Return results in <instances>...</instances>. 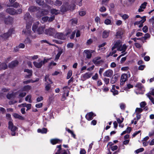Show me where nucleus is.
Here are the masks:
<instances>
[{
	"instance_id": "nucleus-50",
	"label": "nucleus",
	"mask_w": 154,
	"mask_h": 154,
	"mask_svg": "<svg viewBox=\"0 0 154 154\" xmlns=\"http://www.w3.org/2000/svg\"><path fill=\"white\" fill-rule=\"evenodd\" d=\"M48 19L49 17L48 16H44L42 18V20L43 21V23H44L47 22V21H48Z\"/></svg>"
},
{
	"instance_id": "nucleus-61",
	"label": "nucleus",
	"mask_w": 154,
	"mask_h": 154,
	"mask_svg": "<svg viewBox=\"0 0 154 154\" xmlns=\"http://www.w3.org/2000/svg\"><path fill=\"white\" fill-rule=\"evenodd\" d=\"M122 22L121 20H119L116 21V24L117 25L119 26L122 23Z\"/></svg>"
},
{
	"instance_id": "nucleus-62",
	"label": "nucleus",
	"mask_w": 154,
	"mask_h": 154,
	"mask_svg": "<svg viewBox=\"0 0 154 154\" xmlns=\"http://www.w3.org/2000/svg\"><path fill=\"white\" fill-rule=\"evenodd\" d=\"M103 80L106 85H107L109 83V79L106 78H104Z\"/></svg>"
},
{
	"instance_id": "nucleus-8",
	"label": "nucleus",
	"mask_w": 154,
	"mask_h": 154,
	"mask_svg": "<svg viewBox=\"0 0 154 154\" xmlns=\"http://www.w3.org/2000/svg\"><path fill=\"white\" fill-rule=\"evenodd\" d=\"M113 74V71L111 69H109L106 71L103 74L104 77H111Z\"/></svg>"
},
{
	"instance_id": "nucleus-27",
	"label": "nucleus",
	"mask_w": 154,
	"mask_h": 154,
	"mask_svg": "<svg viewBox=\"0 0 154 154\" xmlns=\"http://www.w3.org/2000/svg\"><path fill=\"white\" fill-rule=\"evenodd\" d=\"M24 72H27L28 74V75H27L26 76V78H29L32 75V70L29 69H25L24 70Z\"/></svg>"
},
{
	"instance_id": "nucleus-22",
	"label": "nucleus",
	"mask_w": 154,
	"mask_h": 154,
	"mask_svg": "<svg viewBox=\"0 0 154 154\" xmlns=\"http://www.w3.org/2000/svg\"><path fill=\"white\" fill-rule=\"evenodd\" d=\"M109 30H105L102 33V37L103 38H107L109 36Z\"/></svg>"
},
{
	"instance_id": "nucleus-11",
	"label": "nucleus",
	"mask_w": 154,
	"mask_h": 154,
	"mask_svg": "<svg viewBox=\"0 0 154 154\" xmlns=\"http://www.w3.org/2000/svg\"><path fill=\"white\" fill-rule=\"evenodd\" d=\"M101 58L100 57H95L93 60V62L95 65H98L103 61L102 60H101Z\"/></svg>"
},
{
	"instance_id": "nucleus-39",
	"label": "nucleus",
	"mask_w": 154,
	"mask_h": 154,
	"mask_svg": "<svg viewBox=\"0 0 154 154\" xmlns=\"http://www.w3.org/2000/svg\"><path fill=\"white\" fill-rule=\"evenodd\" d=\"M146 20V17L145 16H143L142 18L141 19V23L140 24V25L139 26V27L140 28H141L143 26V23L145 22V21Z\"/></svg>"
},
{
	"instance_id": "nucleus-37",
	"label": "nucleus",
	"mask_w": 154,
	"mask_h": 154,
	"mask_svg": "<svg viewBox=\"0 0 154 154\" xmlns=\"http://www.w3.org/2000/svg\"><path fill=\"white\" fill-rule=\"evenodd\" d=\"M63 52V51L62 50L60 51L56 55L55 58V61H57V60L59 59L60 55L62 54Z\"/></svg>"
},
{
	"instance_id": "nucleus-53",
	"label": "nucleus",
	"mask_w": 154,
	"mask_h": 154,
	"mask_svg": "<svg viewBox=\"0 0 154 154\" xmlns=\"http://www.w3.org/2000/svg\"><path fill=\"white\" fill-rule=\"evenodd\" d=\"M144 149L143 148H141L136 150L135 152L137 153H138L143 151Z\"/></svg>"
},
{
	"instance_id": "nucleus-15",
	"label": "nucleus",
	"mask_w": 154,
	"mask_h": 154,
	"mask_svg": "<svg viewBox=\"0 0 154 154\" xmlns=\"http://www.w3.org/2000/svg\"><path fill=\"white\" fill-rule=\"evenodd\" d=\"M6 11L11 15L15 14L16 10L13 8H8L6 9Z\"/></svg>"
},
{
	"instance_id": "nucleus-63",
	"label": "nucleus",
	"mask_w": 154,
	"mask_h": 154,
	"mask_svg": "<svg viewBox=\"0 0 154 154\" xmlns=\"http://www.w3.org/2000/svg\"><path fill=\"white\" fill-rule=\"evenodd\" d=\"M76 31L74 30L73 32H72L70 36V38L71 39H73L75 37V34L76 33Z\"/></svg>"
},
{
	"instance_id": "nucleus-12",
	"label": "nucleus",
	"mask_w": 154,
	"mask_h": 154,
	"mask_svg": "<svg viewBox=\"0 0 154 154\" xmlns=\"http://www.w3.org/2000/svg\"><path fill=\"white\" fill-rule=\"evenodd\" d=\"M92 74L90 73H86L82 75L81 76V79L83 81H84L87 79L90 78Z\"/></svg>"
},
{
	"instance_id": "nucleus-10",
	"label": "nucleus",
	"mask_w": 154,
	"mask_h": 154,
	"mask_svg": "<svg viewBox=\"0 0 154 154\" xmlns=\"http://www.w3.org/2000/svg\"><path fill=\"white\" fill-rule=\"evenodd\" d=\"M54 37L59 39L64 40L65 38V36L62 33L57 32L55 35Z\"/></svg>"
},
{
	"instance_id": "nucleus-54",
	"label": "nucleus",
	"mask_w": 154,
	"mask_h": 154,
	"mask_svg": "<svg viewBox=\"0 0 154 154\" xmlns=\"http://www.w3.org/2000/svg\"><path fill=\"white\" fill-rule=\"evenodd\" d=\"M121 16L122 17L123 19L124 20H125L128 19L129 17V16L127 14H124L122 15H121Z\"/></svg>"
},
{
	"instance_id": "nucleus-43",
	"label": "nucleus",
	"mask_w": 154,
	"mask_h": 154,
	"mask_svg": "<svg viewBox=\"0 0 154 154\" xmlns=\"http://www.w3.org/2000/svg\"><path fill=\"white\" fill-rule=\"evenodd\" d=\"M70 22L72 25L76 24L77 23V19L76 18L72 19L70 20Z\"/></svg>"
},
{
	"instance_id": "nucleus-57",
	"label": "nucleus",
	"mask_w": 154,
	"mask_h": 154,
	"mask_svg": "<svg viewBox=\"0 0 154 154\" xmlns=\"http://www.w3.org/2000/svg\"><path fill=\"white\" fill-rule=\"evenodd\" d=\"M46 4H49L51 5H52L54 2V1L51 0H45Z\"/></svg>"
},
{
	"instance_id": "nucleus-9",
	"label": "nucleus",
	"mask_w": 154,
	"mask_h": 154,
	"mask_svg": "<svg viewBox=\"0 0 154 154\" xmlns=\"http://www.w3.org/2000/svg\"><path fill=\"white\" fill-rule=\"evenodd\" d=\"M128 79V76L126 74H123L121 76L120 85H123Z\"/></svg>"
},
{
	"instance_id": "nucleus-45",
	"label": "nucleus",
	"mask_w": 154,
	"mask_h": 154,
	"mask_svg": "<svg viewBox=\"0 0 154 154\" xmlns=\"http://www.w3.org/2000/svg\"><path fill=\"white\" fill-rule=\"evenodd\" d=\"M104 23L106 25H111V21L109 19H106L104 21Z\"/></svg>"
},
{
	"instance_id": "nucleus-51",
	"label": "nucleus",
	"mask_w": 154,
	"mask_h": 154,
	"mask_svg": "<svg viewBox=\"0 0 154 154\" xmlns=\"http://www.w3.org/2000/svg\"><path fill=\"white\" fill-rule=\"evenodd\" d=\"M48 83V84H46L45 87V90L46 91H48L49 90L51 87V86Z\"/></svg>"
},
{
	"instance_id": "nucleus-55",
	"label": "nucleus",
	"mask_w": 154,
	"mask_h": 154,
	"mask_svg": "<svg viewBox=\"0 0 154 154\" xmlns=\"http://www.w3.org/2000/svg\"><path fill=\"white\" fill-rule=\"evenodd\" d=\"M146 105V103L145 101H143L140 103V106L141 108H143L145 107Z\"/></svg>"
},
{
	"instance_id": "nucleus-7",
	"label": "nucleus",
	"mask_w": 154,
	"mask_h": 154,
	"mask_svg": "<svg viewBox=\"0 0 154 154\" xmlns=\"http://www.w3.org/2000/svg\"><path fill=\"white\" fill-rule=\"evenodd\" d=\"M56 31L53 28H50L45 30V33L49 35H53L55 33Z\"/></svg>"
},
{
	"instance_id": "nucleus-36",
	"label": "nucleus",
	"mask_w": 154,
	"mask_h": 154,
	"mask_svg": "<svg viewBox=\"0 0 154 154\" xmlns=\"http://www.w3.org/2000/svg\"><path fill=\"white\" fill-rule=\"evenodd\" d=\"M31 95H27L25 98V100L26 101H28L29 103H31L32 102V101L31 99Z\"/></svg>"
},
{
	"instance_id": "nucleus-13",
	"label": "nucleus",
	"mask_w": 154,
	"mask_h": 154,
	"mask_svg": "<svg viewBox=\"0 0 154 154\" xmlns=\"http://www.w3.org/2000/svg\"><path fill=\"white\" fill-rule=\"evenodd\" d=\"M24 19L27 22H28V21L30 22H32V18L29 13H27L25 14Z\"/></svg>"
},
{
	"instance_id": "nucleus-3",
	"label": "nucleus",
	"mask_w": 154,
	"mask_h": 154,
	"mask_svg": "<svg viewBox=\"0 0 154 154\" xmlns=\"http://www.w3.org/2000/svg\"><path fill=\"white\" fill-rule=\"evenodd\" d=\"M51 58H44L43 60H40L39 59L37 61H34L33 62L34 66L36 68H41L42 66L45 63L48 62V61L51 60Z\"/></svg>"
},
{
	"instance_id": "nucleus-23",
	"label": "nucleus",
	"mask_w": 154,
	"mask_h": 154,
	"mask_svg": "<svg viewBox=\"0 0 154 154\" xmlns=\"http://www.w3.org/2000/svg\"><path fill=\"white\" fill-rule=\"evenodd\" d=\"M50 11L51 14H54L55 15H57L60 14V11L54 8L51 9Z\"/></svg>"
},
{
	"instance_id": "nucleus-35",
	"label": "nucleus",
	"mask_w": 154,
	"mask_h": 154,
	"mask_svg": "<svg viewBox=\"0 0 154 154\" xmlns=\"http://www.w3.org/2000/svg\"><path fill=\"white\" fill-rule=\"evenodd\" d=\"M150 35L149 34L147 33L145 34L144 36L141 38V39H142V41L143 42V43L144 42L143 41V40H146L147 39L149 38L150 37Z\"/></svg>"
},
{
	"instance_id": "nucleus-46",
	"label": "nucleus",
	"mask_w": 154,
	"mask_h": 154,
	"mask_svg": "<svg viewBox=\"0 0 154 154\" xmlns=\"http://www.w3.org/2000/svg\"><path fill=\"white\" fill-rule=\"evenodd\" d=\"M135 86V87L137 88L140 90H142L143 88V86L140 83H138Z\"/></svg>"
},
{
	"instance_id": "nucleus-47",
	"label": "nucleus",
	"mask_w": 154,
	"mask_h": 154,
	"mask_svg": "<svg viewBox=\"0 0 154 154\" xmlns=\"http://www.w3.org/2000/svg\"><path fill=\"white\" fill-rule=\"evenodd\" d=\"M143 111V109L140 108H137L135 109V112L136 113L139 114Z\"/></svg>"
},
{
	"instance_id": "nucleus-16",
	"label": "nucleus",
	"mask_w": 154,
	"mask_h": 154,
	"mask_svg": "<svg viewBox=\"0 0 154 154\" xmlns=\"http://www.w3.org/2000/svg\"><path fill=\"white\" fill-rule=\"evenodd\" d=\"M18 63V61L17 60H15L10 63L8 66L9 68H13L17 65Z\"/></svg>"
},
{
	"instance_id": "nucleus-5",
	"label": "nucleus",
	"mask_w": 154,
	"mask_h": 154,
	"mask_svg": "<svg viewBox=\"0 0 154 154\" xmlns=\"http://www.w3.org/2000/svg\"><path fill=\"white\" fill-rule=\"evenodd\" d=\"M14 31L13 29H10L7 32L1 34L0 37L4 39H6L14 33Z\"/></svg>"
},
{
	"instance_id": "nucleus-44",
	"label": "nucleus",
	"mask_w": 154,
	"mask_h": 154,
	"mask_svg": "<svg viewBox=\"0 0 154 154\" xmlns=\"http://www.w3.org/2000/svg\"><path fill=\"white\" fill-rule=\"evenodd\" d=\"M72 70H69L68 71L66 77L67 79H69L71 77L72 75Z\"/></svg>"
},
{
	"instance_id": "nucleus-2",
	"label": "nucleus",
	"mask_w": 154,
	"mask_h": 154,
	"mask_svg": "<svg viewBox=\"0 0 154 154\" xmlns=\"http://www.w3.org/2000/svg\"><path fill=\"white\" fill-rule=\"evenodd\" d=\"M36 3L39 5L42 6L44 8H47V9H42L41 10L40 12L42 16L46 15L49 13V10L51 8V7L48 4H45L44 0H35Z\"/></svg>"
},
{
	"instance_id": "nucleus-20",
	"label": "nucleus",
	"mask_w": 154,
	"mask_h": 154,
	"mask_svg": "<svg viewBox=\"0 0 154 154\" xmlns=\"http://www.w3.org/2000/svg\"><path fill=\"white\" fill-rule=\"evenodd\" d=\"M13 20L12 17H8L5 19V22L6 24H9L12 23Z\"/></svg>"
},
{
	"instance_id": "nucleus-32",
	"label": "nucleus",
	"mask_w": 154,
	"mask_h": 154,
	"mask_svg": "<svg viewBox=\"0 0 154 154\" xmlns=\"http://www.w3.org/2000/svg\"><path fill=\"white\" fill-rule=\"evenodd\" d=\"M84 52L86 54V57L88 59L91 58L92 54H91L89 51V50H86L84 51Z\"/></svg>"
},
{
	"instance_id": "nucleus-59",
	"label": "nucleus",
	"mask_w": 154,
	"mask_h": 154,
	"mask_svg": "<svg viewBox=\"0 0 154 154\" xmlns=\"http://www.w3.org/2000/svg\"><path fill=\"white\" fill-rule=\"evenodd\" d=\"M74 46V44L72 43H68L67 45V47L68 48H72Z\"/></svg>"
},
{
	"instance_id": "nucleus-6",
	"label": "nucleus",
	"mask_w": 154,
	"mask_h": 154,
	"mask_svg": "<svg viewBox=\"0 0 154 154\" xmlns=\"http://www.w3.org/2000/svg\"><path fill=\"white\" fill-rule=\"evenodd\" d=\"M26 29L23 30V34L26 35H29L30 34L31 31L30 30L32 23H28L26 22ZM32 23V22H31Z\"/></svg>"
},
{
	"instance_id": "nucleus-18",
	"label": "nucleus",
	"mask_w": 154,
	"mask_h": 154,
	"mask_svg": "<svg viewBox=\"0 0 154 154\" xmlns=\"http://www.w3.org/2000/svg\"><path fill=\"white\" fill-rule=\"evenodd\" d=\"M62 140L58 139H51L50 142L53 145H55L57 143H60L61 142Z\"/></svg>"
},
{
	"instance_id": "nucleus-60",
	"label": "nucleus",
	"mask_w": 154,
	"mask_h": 154,
	"mask_svg": "<svg viewBox=\"0 0 154 154\" xmlns=\"http://www.w3.org/2000/svg\"><path fill=\"white\" fill-rule=\"evenodd\" d=\"M148 28L147 26H145L143 28V31L145 33L146 32L148 31Z\"/></svg>"
},
{
	"instance_id": "nucleus-30",
	"label": "nucleus",
	"mask_w": 154,
	"mask_h": 154,
	"mask_svg": "<svg viewBox=\"0 0 154 154\" xmlns=\"http://www.w3.org/2000/svg\"><path fill=\"white\" fill-rule=\"evenodd\" d=\"M31 86L29 85H27L24 86L22 88V90L24 91H26L27 92L29 90L31 89Z\"/></svg>"
},
{
	"instance_id": "nucleus-31",
	"label": "nucleus",
	"mask_w": 154,
	"mask_h": 154,
	"mask_svg": "<svg viewBox=\"0 0 154 154\" xmlns=\"http://www.w3.org/2000/svg\"><path fill=\"white\" fill-rule=\"evenodd\" d=\"M38 80H39L38 79H37L35 81H33L32 79H29L28 80H27V81H23V83L24 84H28L30 82H31V83L35 82H36L38 81Z\"/></svg>"
},
{
	"instance_id": "nucleus-48",
	"label": "nucleus",
	"mask_w": 154,
	"mask_h": 154,
	"mask_svg": "<svg viewBox=\"0 0 154 154\" xmlns=\"http://www.w3.org/2000/svg\"><path fill=\"white\" fill-rule=\"evenodd\" d=\"M6 97L8 99H10L14 97V95L12 94H8Z\"/></svg>"
},
{
	"instance_id": "nucleus-25",
	"label": "nucleus",
	"mask_w": 154,
	"mask_h": 154,
	"mask_svg": "<svg viewBox=\"0 0 154 154\" xmlns=\"http://www.w3.org/2000/svg\"><path fill=\"white\" fill-rule=\"evenodd\" d=\"M45 28V27L43 26L39 27L37 30L38 33L39 34H42L44 32V29Z\"/></svg>"
},
{
	"instance_id": "nucleus-4",
	"label": "nucleus",
	"mask_w": 154,
	"mask_h": 154,
	"mask_svg": "<svg viewBox=\"0 0 154 154\" xmlns=\"http://www.w3.org/2000/svg\"><path fill=\"white\" fill-rule=\"evenodd\" d=\"M8 129L10 130L11 131V135L12 136H14L15 135V131L17 129V127L14 125L13 122L11 120L8 122Z\"/></svg>"
},
{
	"instance_id": "nucleus-21",
	"label": "nucleus",
	"mask_w": 154,
	"mask_h": 154,
	"mask_svg": "<svg viewBox=\"0 0 154 154\" xmlns=\"http://www.w3.org/2000/svg\"><path fill=\"white\" fill-rule=\"evenodd\" d=\"M62 4V0H56L55 1H54L52 5L56 6H60Z\"/></svg>"
},
{
	"instance_id": "nucleus-29",
	"label": "nucleus",
	"mask_w": 154,
	"mask_h": 154,
	"mask_svg": "<svg viewBox=\"0 0 154 154\" xmlns=\"http://www.w3.org/2000/svg\"><path fill=\"white\" fill-rule=\"evenodd\" d=\"M115 85H113L112 86V89L111 90V91L112 93L114 95H117L118 94V93H119L118 91L117 90L115 89Z\"/></svg>"
},
{
	"instance_id": "nucleus-1",
	"label": "nucleus",
	"mask_w": 154,
	"mask_h": 154,
	"mask_svg": "<svg viewBox=\"0 0 154 154\" xmlns=\"http://www.w3.org/2000/svg\"><path fill=\"white\" fill-rule=\"evenodd\" d=\"M75 1H74L71 2H66L63 3L60 7V11L62 12H64L67 11L74 10L75 7Z\"/></svg>"
},
{
	"instance_id": "nucleus-56",
	"label": "nucleus",
	"mask_w": 154,
	"mask_h": 154,
	"mask_svg": "<svg viewBox=\"0 0 154 154\" xmlns=\"http://www.w3.org/2000/svg\"><path fill=\"white\" fill-rule=\"evenodd\" d=\"M31 40L29 38H26L25 40V44H30L31 42Z\"/></svg>"
},
{
	"instance_id": "nucleus-24",
	"label": "nucleus",
	"mask_w": 154,
	"mask_h": 154,
	"mask_svg": "<svg viewBox=\"0 0 154 154\" xmlns=\"http://www.w3.org/2000/svg\"><path fill=\"white\" fill-rule=\"evenodd\" d=\"M7 65L6 63L0 62V69L5 70L7 68Z\"/></svg>"
},
{
	"instance_id": "nucleus-41",
	"label": "nucleus",
	"mask_w": 154,
	"mask_h": 154,
	"mask_svg": "<svg viewBox=\"0 0 154 154\" xmlns=\"http://www.w3.org/2000/svg\"><path fill=\"white\" fill-rule=\"evenodd\" d=\"M45 81L48 83V81L49 82V83L51 84L52 82L51 80L49 78V75H46L45 76Z\"/></svg>"
},
{
	"instance_id": "nucleus-33",
	"label": "nucleus",
	"mask_w": 154,
	"mask_h": 154,
	"mask_svg": "<svg viewBox=\"0 0 154 154\" xmlns=\"http://www.w3.org/2000/svg\"><path fill=\"white\" fill-rule=\"evenodd\" d=\"M13 116L15 118L18 119H19L21 120H23L24 119V118L23 117L17 113H14L13 114Z\"/></svg>"
},
{
	"instance_id": "nucleus-17",
	"label": "nucleus",
	"mask_w": 154,
	"mask_h": 154,
	"mask_svg": "<svg viewBox=\"0 0 154 154\" xmlns=\"http://www.w3.org/2000/svg\"><path fill=\"white\" fill-rule=\"evenodd\" d=\"M127 48V47L125 45H124L122 46H120L118 48L117 50L120 51H122V53L123 54L125 53Z\"/></svg>"
},
{
	"instance_id": "nucleus-40",
	"label": "nucleus",
	"mask_w": 154,
	"mask_h": 154,
	"mask_svg": "<svg viewBox=\"0 0 154 154\" xmlns=\"http://www.w3.org/2000/svg\"><path fill=\"white\" fill-rule=\"evenodd\" d=\"M123 34V31L122 30H120L116 34V36L118 37H121L122 35Z\"/></svg>"
},
{
	"instance_id": "nucleus-58",
	"label": "nucleus",
	"mask_w": 154,
	"mask_h": 154,
	"mask_svg": "<svg viewBox=\"0 0 154 154\" xmlns=\"http://www.w3.org/2000/svg\"><path fill=\"white\" fill-rule=\"evenodd\" d=\"M12 6L14 8H17L18 7H20V5L19 3L17 2L14 3L12 5Z\"/></svg>"
},
{
	"instance_id": "nucleus-26",
	"label": "nucleus",
	"mask_w": 154,
	"mask_h": 154,
	"mask_svg": "<svg viewBox=\"0 0 154 154\" xmlns=\"http://www.w3.org/2000/svg\"><path fill=\"white\" fill-rule=\"evenodd\" d=\"M121 45V42L120 40L116 41L113 47V48H117Z\"/></svg>"
},
{
	"instance_id": "nucleus-34",
	"label": "nucleus",
	"mask_w": 154,
	"mask_h": 154,
	"mask_svg": "<svg viewBox=\"0 0 154 154\" xmlns=\"http://www.w3.org/2000/svg\"><path fill=\"white\" fill-rule=\"evenodd\" d=\"M39 24V22L38 21H37L33 24L32 27V30L34 32H35L36 29L38 27V26Z\"/></svg>"
},
{
	"instance_id": "nucleus-64",
	"label": "nucleus",
	"mask_w": 154,
	"mask_h": 154,
	"mask_svg": "<svg viewBox=\"0 0 154 154\" xmlns=\"http://www.w3.org/2000/svg\"><path fill=\"white\" fill-rule=\"evenodd\" d=\"M147 4V3L146 2H144L140 6V8H143V9L145 8L146 7V6Z\"/></svg>"
},
{
	"instance_id": "nucleus-42",
	"label": "nucleus",
	"mask_w": 154,
	"mask_h": 154,
	"mask_svg": "<svg viewBox=\"0 0 154 154\" xmlns=\"http://www.w3.org/2000/svg\"><path fill=\"white\" fill-rule=\"evenodd\" d=\"M116 48H113V47L112 48V51L111 52H110L109 53V54L107 55V57H109L110 56H112L113 55V54H115L116 52V50H115V49Z\"/></svg>"
},
{
	"instance_id": "nucleus-14",
	"label": "nucleus",
	"mask_w": 154,
	"mask_h": 154,
	"mask_svg": "<svg viewBox=\"0 0 154 154\" xmlns=\"http://www.w3.org/2000/svg\"><path fill=\"white\" fill-rule=\"evenodd\" d=\"M40 8L35 6H30L28 9V10L31 12H35L39 11Z\"/></svg>"
},
{
	"instance_id": "nucleus-28",
	"label": "nucleus",
	"mask_w": 154,
	"mask_h": 154,
	"mask_svg": "<svg viewBox=\"0 0 154 154\" xmlns=\"http://www.w3.org/2000/svg\"><path fill=\"white\" fill-rule=\"evenodd\" d=\"M37 131L38 133H41L42 134H46L47 132V129L45 128H43L41 129H38Z\"/></svg>"
},
{
	"instance_id": "nucleus-19",
	"label": "nucleus",
	"mask_w": 154,
	"mask_h": 154,
	"mask_svg": "<svg viewBox=\"0 0 154 154\" xmlns=\"http://www.w3.org/2000/svg\"><path fill=\"white\" fill-rule=\"evenodd\" d=\"M94 114L92 112H90L88 113L85 116L87 119L88 121L91 120L93 119Z\"/></svg>"
},
{
	"instance_id": "nucleus-52",
	"label": "nucleus",
	"mask_w": 154,
	"mask_h": 154,
	"mask_svg": "<svg viewBox=\"0 0 154 154\" xmlns=\"http://www.w3.org/2000/svg\"><path fill=\"white\" fill-rule=\"evenodd\" d=\"M55 18V16L54 15H52L50 17H49V19H48V21L49 22H51L54 20Z\"/></svg>"
},
{
	"instance_id": "nucleus-49",
	"label": "nucleus",
	"mask_w": 154,
	"mask_h": 154,
	"mask_svg": "<svg viewBox=\"0 0 154 154\" xmlns=\"http://www.w3.org/2000/svg\"><path fill=\"white\" fill-rule=\"evenodd\" d=\"M106 10V8L104 6H102L100 7L99 9V11L101 12H104Z\"/></svg>"
},
{
	"instance_id": "nucleus-38",
	"label": "nucleus",
	"mask_w": 154,
	"mask_h": 154,
	"mask_svg": "<svg viewBox=\"0 0 154 154\" xmlns=\"http://www.w3.org/2000/svg\"><path fill=\"white\" fill-rule=\"evenodd\" d=\"M146 95L148 97L151 102L154 104V99L150 95V93H147L146 94Z\"/></svg>"
}]
</instances>
